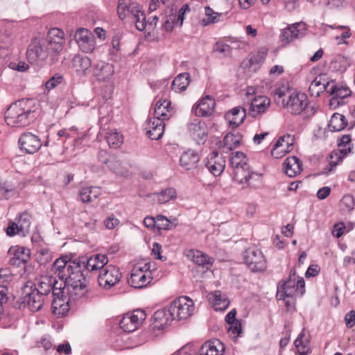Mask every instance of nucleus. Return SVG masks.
<instances>
[{
  "label": "nucleus",
  "mask_w": 355,
  "mask_h": 355,
  "mask_svg": "<svg viewBox=\"0 0 355 355\" xmlns=\"http://www.w3.org/2000/svg\"><path fill=\"white\" fill-rule=\"evenodd\" d=\"M36 118V107L33 99H21L10 105L5 113L8 125L21 127L28 125Z\"/></svg>",
  "instance_id": "nucleus-1"
},
{
  "label": "nucleus",
  "mask_w": 355,
  "mask_h": 355,
  "mask_svg": "<svg viewBox=\"0 0 355 355\" xmlns=\"http://www.w3.org/2000/svg\"><path fill=\"white\" fill-rule=\"evenodd\" d=\"M304 285L303 278L297 277L295 269L292 268L287 279L279 282L277 297L279 300H286V297H293L298 293L302 295L304 292Z\"/></svg>",
  "instance_id": "nucleus-2"
},
{
  "label": "nucleus",
  "mask_w": 355,
  "mask_h": 355,
  "mask_svg": "<svg viewBox=\"0 0 355 355\" xmlns=\"http://www.w3.org/2000/svg\"><path fill=\"white\" fill-rule=\"evenodd\" d=\"M81 268L80 263H77L64 279V285L71 296L81 297L87 292V282Z\"/></svg>",
  "instance_id": "nucleus-3"
},
{
  "label": "nucleus",
  "mask_w": 355,
  "mask_h": 355,
  "mask_svg": "<svg viewBox=\"0 0 355 355\" xmlns=\"http://www.w3.org/2000/svg\"><path fill=\"white\" fill-rule=\"evenodd\" d=\"M153 263L146 262L143 266L140 264L134 266L128 282L129 285L135 288H143L147 286L153 279Z\"/></svg>",
  "instance_id": "nucleus-4"
},
{
  "label": "nucleus",
  "mask_w": 355,
  "mask_h": 355,
  "mask_svg": "<svg viewBox=\"0 0 355 355\" xmlns=\"http://www.w3.org/2000/svg\"><path fill=\"white\" fill-rule=\"evenodd\" d=\"M234 174V180L243 186V188L247 187H257L261 183V175L253 172L250 169L248 163L243 164L242 166L232 169Z\"/></svg>",
  "instance_id": "nucleus-5"
},
{
  "label": "nucleus",
  "mask_w": 355,
  "mask_h": 355,
  "mask_svg": "<svg viewBox=\"0 0 355 355\" xmlns=\"http://www.w3.org/2000/svg\"><path fill=\"white\" fill-rule=\"evenodd\" d=\"M193 310V301L186 296L176 298L168 306L169 314L177 320L187 319L192 315Z\"/></svg>",
  "instance_id": "nucleus-6"
},
{
  "label": "nucleus",
  "mask_w": 355,
  "mask_h": 355,
  "mask_svg": "<svg viewBox=\"0 0 355 355\" xmlns=\"http://www.w3.org/2000/svg\"><path fill=\"white\" fill-rule=\"evenodd\" d=\"M34 284L32 282H27L22 291V303L24 306L33 312L40 311L45 301L46 297L40 293V291L33 289Z\"/></svg>",
  "instance_id": "nucleus-7"
},
{
  "label": "nucleus",
  "mask_w": 355,
  "mask_h": 355,
  "mask_svg": "<svg viewBox=\"0 0 355 355\" xmlns=\"http://www.w3.org/2000/svg\"><path fill=\"white\" fill-rule=\"evenodd\" d=\"M51 53V51L45 42L35 38L28 45L26 56L31 64L39 65L45 61Z\"/></svg>",
  "instance_id": "nucleus-8"
},
{
  "label": "nucleus",
  "mask_w": 355,
  "mask_h": 355,
  "mask_svg": "<svg viewBox=\"0 0 355 355\" xmlns=\"http://www.w3.org/2000/svg\"><path fill=\"white\" fill-rule=\"evenodd\" d=\"M243 259L252 272L263 271L267 267L265 257L261 250L255 246L249 247L245 250Z\"/></svg>",
  "instance_id": "nucleus-9"
},
{
  "label": "nucleus",
  "mask_w": 355,
  "mask_h": 355,
  "mask_svg": "<svg viewBox=\"0 0 355 355\" xmlns=\"http://www.w3.org/2000/svg\"><path fill=\"white\" fill-rule=\"evenodd\" d=\"M121 278V273L118 267L110 264L107 265L101 270L98 277V282L100 286L105 289H110L117 283Z\"/></svg>",
  "instance_id": "nucleus-10"
},
{
  "label": "nucleus",
  "mask_w": 355,
  "mask_h": 355,
  "mask_svg": "<svg viewBox=\"0 0 355 355\" xmlns=\"http://www.w3.org/2000/svg\"><path fill=\"white\" fill-rule=\"evenodd\" d=\"M146 319L144 311L137 309L132 313H126L120 320L119 326L126 333L135 331Z\"/></svg>",
  "instance_id": "nucleus-11"
},
{
  "label": "nucleus",
  "mask_w": 355,
  "mask_h": 355,
  "mask_svg": "<svg viewBox=\"0 0 355 355\" xmlns=\"http://www.w3.org/2000/svg\"><path fill=\"white\" fill-rule=\"evenodd\" d=\"M309 99L304 93L294 92L289 95L286 108L292 114H300L308 109Z\"/></svg>",
  "instance_id": "nucleus-12"
},
{
  "label": "nucleus",
  "mask_w": 355,
  "mask_h": 355,
  "mask_svg": "<svg viewBox=\"0 0 355 355\" xmlns=\"http://www.w3.org/2000/svg\"><path fill=\"white\" fill-rule=\"evenodd\" d=\"M188 130L198 144H203L207 141L208 128L204 121L198 119H193L188 124Z\"/></svg>",
  "instance_id": "nucleus-13"
},
{
  "label": "nucleus",
  "mask_w": 355,
  "mask_h": 355,
  "mask_svg": "<svg viewBox=\"0 0 355 355\" xmlns=\"http://www.w3.org/2000/svg\"><path fill=\"white\" fill-rule=\"evenodd\" d=\"M18 142L20 149L28 154L37 152L42 146L39 137L29 132L21 134Z\"/></svg>",
  "instance_id": "nucleus-14"
},
{
  "label": "nucleus",
  "mask_w": 355,
  "mask_h": 355,
  "mask_svg": "<svg viewBox=\"0 0 355 355\" xmlns=\"http://www.w3.org/2000/svg\"><path fill=\"white\" fill-rule=\"evenodd\" d=\"M76 263L71 261L67 255L61 256L53 262L51 271L52 274L56 275L59 279L64 281Z\"/></svg>",
  "instance_id": "nucleus-15"
},
{
  "label": "nucleus",
  "mask_w": 355,
  "mask_h": 355,
  "mask_svg": "<svg viewBox=\"0 0 355 355\" xmlns=\"http://www.w3.org/2000/svg\"><path fill=\"white\" fill-rule=\"evenodd\" d=\"M8 256L9 257V263L10 265L19 267L29 261L31 251L29 249L22 246H11L8 250Z\"/></svg>",
  "instance_id": "nucleus-16"
},
{
  "label": "nucleus",
  "mask_w": 355,
  "mask_h": 355,
  "mask_svg": "<svg viewBox=\"0 0 355 355\" xmlns=\"http://www.w3.org/2000/svg\"><path fill=\"white\" fill-rule=\"evenodd\" d=\"M52 54L60 53L65 42L64 33L59 28H51L49 31L46 40L44 41Z\"/></svg>",
  "instance_id": "nucleus-17"
},
{
  "label": "nucleus",
  "mask_w": 355,
  "mask_h": 355,
  "mask_svg": "<svg viewBox=\"0 0 355 355\" xmlns=\"http://www.w3.org/2000/svg\"><path fill=\"white\" fill-rule=\"evenodd\" d=\"M306 32V25L304 22H298L288 26L281 33V40L283 42L289 43L295 39L302 37Z\"/></svg>",
  "instance_id": "nucleus-18"
},
{
  "label": "nucleus",
  "mask_w": 355,
  "mask_h": 355,
  "mask_svg": "<svg viewBox=\"0 0 355 355\" xmlns=\"http://www.w3.org/2000/svg\"><path fill=\"white\" fill-rule=\"evenodd\" d=\"M75 38L82 51L89 53H92L95 49L94 37L87 29H78L76 32Z\"/></svg>",
  "instance_id": "nucleus-19"
},
{
  "label": "nucleus",
  "mask_w": 355,
  "mask_h": 355,
  "mask_svg": "<svg viewBox=\"0 0 355 355\" xmlns=\"http://www.w3.org/2000/svg\"><path fill=\"white\" fill-rule=\"evenodd\" d=\"M294 143V137L290 135L280 137L273 146L271 150V155L275 158H281L286 153H289Z\"/></svg>",
  "instance_id": "nucleus-20"
},
{
  "label": "nucleus",
  "mask_w": 355,
  "mask_h": 355,
  "mask_svg": "<svg viewBox=\"0 0 355 355\" xmlns=\"http://www.w3.org/2000/svg\"><path fill=\"white\" fill-rule=\"evenodd\" d=\"M63 291L58 289L57 291L53 290V299L51 303L52 312L58 317H62L65 315L69 310V300L65 297H64Z\"/></svg>",
  "instance_id": "nucleus-21"
},
{
  "label": "nucleus",
  "mask_w": 355,
  "mask_h": 355,
  "mask_svg": "<svg viewBox=\"0 0 355 355\" xmlns=\"http://www.w3.org/2000/svg\"><path fill=\"white\" fill-rule=\"evenodd\" d=\"M78 263L88 271L102 270L107 266L108 258L103 254H95L89 258L83 259Z\"/></svg>",
  "instance_id": "nucleus-22"
},
{
  "label": "nucleus",
  "mask_w": 355,
  "mask_h": 355,
  "mask_svg": "<svg viewBox=\"0 0 355 355\" xmlns=\"http://www.w3.org/2000/svg\"><path fill=\"white\" fill-rule=\"evenodd\" d=\"M141 9L137 2L132 0H119L117 6V13L121 19L126 17H131L132 15H138Z\"/></svg>",
  "instance_id": "nucleus-23"
},
{
  "label": "nucleus",
  "mask_w": 355,
  "mask_h": 355,
  "mask_svg": "<svg viewBox=\"0 0 355 355\" xmlns=\"http://www.w3.org/2000/svg\"><path fill=\"white\" fill-rule=\"evenodd\" d=\"M55 279L50 276H41L35 279V282H33V289L40 291V294L46 297L51 291L52 295L53 294V290H58L55 288Z\"/></svg>",
  "instance_id": "nucleus-24"
},
{
  "label": "nucleus",
  "mask_w": 355,
  "mask_h": 355,
  "mask_svg": "<svg viewBox=\"0 0 355 355\" xmlns=\"http://www.w3.org/2000/svg\"><path fill=\"white\" fill-rule=\"evenodd\" d=\"M270 105V99L265 96L254 97L250 104V115L257 118L264 114Z\"/></svg>",
  "instance_id": "nucleus-25"
},
{
  "label": "nucleus",
  "mask_w": 355,
  "mask_h": 355,
  "mask_svg": "<svg viewBox=\"0 0 355 355\" xmlns=\"http://www.w3.org/2000/svg\"><path fill=\"white\" fill-rule=\"evenodd\" d=\"M208 171L214 176L220 175L225 167V161L222 155L214 152L207 157V162L205 164Z\"/></svg>",
  "instance_id": "nucleus-26"
},
{
  "label": "nucleus",
  "mask_w": 355,
  "mask_h": 355,
  "mask_svg": "<svg viewBox=\"0 0 355 355\" xmlns=\"http://www.w3.org/2000/svg\"><path fill=\"white\" fill-rule=\"evenodd\" d=\"M216 103L214 98L209 95L205 96L194 106V112L198 116H208L214 111Z\"/></svg>",
  "instance_id": "nucleus-27"
},
{
  "label": "nucleus",
  "mask_w": 355,
  "mask_h": 355,
  "mask_svg": "<svg viewBox=\"0 0 355 355\" xmlns=\"http://www.w3.org/2000/svg\"><path fill=\"white\" fill-rule=\"evenodd\" d=\"M164 123L159 119H150L146 123V135L152 140L159 139L164 132Z\"/></svg>",
  "instance_id": "nucleus-28"
},
{
  "label": "nucleus",
  "mask_w": 355,
  "mask_h": 355,
  "mask_svg": "<svg viewBox=\"0 0 355 355\" xmlns=\"http://www.w3.org/2000/svg\"><path fill=\"white\" fill-rule=\"evenodd\" d=\"M186 255L194 263L207 269H209L214 261V258L200 250H190Z\"/></svg>",
  "instance_id": "nucleus-29"
},
{
  "label": "nucleus",
  "mask_w": 355,
  "mask_h": 355,
  "mask_svg": "<svg viewBox=\"0 0 355 355\" xmlns=\"http://www.w3.org/2000/svg\"><path fill=\"white\" fill-rule=\"evenodd\" d=\"M246 116L245 110L241 107H235L227 112L225 118L232 128H236L241 125Z\"/></svg>",
  "instance_id": "nucleus-30"
},
{
  "label": "nucleus",
  "mask_w": 355,
  "mask_h": 355,
  "mask_svg": "<svg viewBox=\"0 0 355 355\" xmlns=\"http://www.w3.org/2000/svg\"><path fill=\"white\" fill-rule=\"evenodd\" d=\"M114 73L113 65L103 61L98 62L93 69V75L98 81L108 80Z\"/></svg>",
  "instance_id": "nucleus-31"
},
{
  "label": "nucleus",
  "mask_w": 355,
  "mask_h": 355,
  "mask_svg": "<svg viewBox=\"0 0 355 355\" xmlns=\"http://www.w3.org/2000/svg\"><path fill=\"white\" fill-rule=\"evenodd\" d=\"M224 345L218 339L205 342L199 350L200 355H223Z\"/></svg>",
  "instance_id": "nucleus-32"
},
{
  "label": "nucleus",
  "mask_w": 355,
  "mask_h": 355,
  "mask_svg": "<svg viewBox=\"0 0 355 355\" xmlns=\"http://www.w3.org/2000/svg\"><path fill=\"white\" fill-rule=\"evenodd\" d=\"M140 344L135 337L130 336L127 333H123L116 337L113 346L116 350H122L136 347Z\"/></svg>",
  "instance_id": "nucleus-33"
},
{
  "label": "nucleus",
  "mask_w": 355,
  "mask_h": 355,
  "mask_svg": "<svg viewBox=\"0 0 355 355\" xmlns=\"http://www.w3.org/2000/svg\"><path fill=\"white\" fill-rule=\"evenodd\" d=\"M283 166L285 173L291 178L300 174L302 170V162L295 156L286 158L284 162Z\"/></svg>",
  "instance_id": "nucleus-34"
},
{
  "label": "nucleus",
  "mask_w": 355,
  "mask_h": 355,
  "mask_svg": "<svg viewBox=\"0 0 355 355\" xmlns=\"http://www.w3.org/2000/svg\"><path fill=\"white\" fill-rule=\"evenodd\" d=\"M199 160V155L191 149L184 152L180 159L181 166L188 171L196 168Z\"/></svg>",
  "instance_id": "nucleus-35"
},
{
  "label": "nucleus",
  "mask_w": 355,
  "mask_h": 355,
  "mask_svg": "<svg viewBox=\"0 0 355 355\" xmlns=\"http://www.w3.org/2000/svg\"><path fill=\"white\" fill-rule=\"evenodd\" d=\"M328 92L332 96L331 101H336L338 105L343 104V100L351 94L349 88L346 85H332Z\"/></svg>",
  "instance_id": "nucleus-36"
},
{
  "label": "nucleus",
  "mask_w": 355,
  "mask_h": 355,
  "mask_svg": "<svg viewBox=\"0 0 355 355\" xmlns=\"http://www.w3.org/2000/svg\"><path fill=\"white\" fill-rule=\"evenodd\" d=\"M209 300L212 303L216 311H224L230 304V301L226 295L220 291H216L209 293Z\"/></svg>",
  "instance_id": "nucleus-37"
},
{
  "label": "nucleus",
  "mask_w": 355,
  "mask_h": 355,
  "mask_svg": "<svg viewBox=\"0 0 355 355\" xmlns=\"http://www.w3.org/2000/svg\"><path fill=\"white\" fill-rule=\"evenodd\" d=\"M330 83L326 81L324 76L320 75L315 78L309 86V92L311 96L318 97L321 93L327 90Z\"/></svg>",
  "instance_id": "nucleus-38"
},
{
  "label": "nucleus",
  "mask_w": 355,
  "mask_h": 355,
  "mask_svg": "<svg viewBox=\"0 0 355 355\" xmlns=\"http://www.w3.org/2000/svg\"><path fill=\"white\" fill-rule=\"evenodd\" d=\"M91 64V60L87 56L76 55L72 60V67L80 76L85 75Z\"/></svg>",
  "instance_id": "nucleus-39"
},
{
  "label": "nucleus",
  "mask_w": 355,
  "mask_h": 355,
  "mask_svg": "<svg viewBox=\"0 0 355 355\" xmlns=\"http://www.w3.org/2000/svg\"><path fill=\"white\" fill-rule=\"evenodd\" d=\"M171 102L168 100L158 101L154 108V117L153 119H159L163 122L165 119L170 117Z\"/></svg>",
  "instance_id": "nucleus-40"
},
{
  "label": "nucleus",
  "mask_w": 355,
  "mask_h": 355,
  "mask_svg": "<svg viewBox=\"0 0 355 355\" xmlns=\"http://www.w3.org/2000/svg\"><path fill=\"white\" fill-rule=\"evenodd\" d=\"M101 193V191L99 187H86L81 188L79 191V196L83 203H87L96 200Z\"/></svg>",
  "instance_id": "nucleus-41"
},
{
  "label": "nucleus",
  "mask_w": 355,
  "mask_h": 355,
  "mask_svg": "<svg viewBox=\"0 0 355 355\" xmlns=\"http://www.w3.org/2000/svg\"><path fill=\"white\" fill-rule=\"evenodd\" d=\"M190 75L182 73L175 78L171 83V89L176 93L184 91L189 84Z\"/></svg>",
  "instance_id": "nucleus-42"
},
{
  "label": "nucleus",
  "mask_w": 355,
  "mask_h": 355,
  "mask_svg": "<svg viewBox=\"0 0 355 355\" xmlns=\"http://www.w3.org/2000/svg\"><path fill=\"white\" fill-rule=\"evenodd\" d=\"M153 318L157 324L156 327H163L168 325L173 320H174L172 315L169 314L168 307L167 309H159L155 311L153 314Z\"/></svg>",
  "instance_id": "nucleus-43"
},
{
  "label": "nucleus",
  "mask_w": 355,
  "mask_h": 355,
  "mask_svg": "<svg viewBox=\"0 0 355 355\" xmlns=\"http://www.w3.org/2000/svg\"><path fill=\"white\" fill-rule=\"evenodd\" d=\"M347 122L344 115L339 113H334L329 123V128L332 132H338L343 130Z\"/></svg>",
  "instance_id": "nucleus-44"
},
{
  "label": "nucleus",
  "mask_w": 355,
  "mask_h": 355,
  "mask_svg": "<svg viewBox=\"0 0 355 355\" xmlns=\"http://www.w3.org/2000/svg\"><path fill=\"white\" fill-rule=\"evenodd\" d=\"M223 17V13L215 12L210 7L206 6L205 8V16L201 20V24L204 26L214 24L219 21L220 18Z\"/></svg>",
  "instance_id": "nucleus-45"
},
{
  "label": "nucleus",
  "mask_w": 355,
  "mask_h": 355,
  "mask_svg": "<svg viewBox=\"0 0 355 355\" xmlns=\"http://www.w3.org/2000/svg\"><path fill=\"white\" fill-rule=\"evenodd\" d=\"M242 136L238 133L229 132L223 139L224 146L228 150L238 147L241 142Z\"/></svg>",
  "instance_id": "nucleus-46"
},
{
  "label": "nucleus",
  "mask_w": 355,
  "mask_h": 355,
  "mask_svg": "<svg viewBox=\"0 0 355 355\" xmlns=\"http://www.w3.org/2000/svg\"><path fill=\"white\" fill-rule=\"evenodd\" d=\"M106 141L110 148H118L123 142V135L116 130H110L106 135Z\"/></svg>",
  "instance_id": "nucleus-47"
},
{
  "label": "nucleus",
  "mask_w": 355,
  "mask_h": 355,
  "mask_svg": "<svg viewBox=\"0 0 355 355\" xmlns=\"http://www.w3.org/2000/svg\"><path fill=\"white\" fill-rule=\"evenodd\" d=\"M304 330L300 334L297 339L295 340L294 344L297 349L298 353L300 355H307L310 353V347L309 345V340H304Z\"/></svg>",
  "instance_id": "nucleus-48"
},
{
  "label": "nucleus",
  "mask_w": 355,
  "mask_h": 355,
  "mask_svg": "<svg viewBox=\"0 0 355 355\" xmlns=\"http://www.w3.org/2000/svg\"><path fill=\"white\" fill-rule=\"evenodd\" d=\"M355 206V200L352 195L345 194L343 196L339 202V207L343 212H351Z\"/></svg>",
  "instance_id": "nucleus-49"
},
{
  "label": "nucleus",
  "mask_w": 355,
  "mask_h": 355,
  "mask_svg": "<svg viewBox=\"0 0 355 355\" xmlns=\"http://www.w3.org/2000/svg\"><path fill=\"white\" fill-rule=\"evenodd\" d=\"M103 163L107 164V167L117 175H124L126 173V171L122 166L121 162L114 157L104 161Z\"/></svg>",
  "instance_id": "nucleus-50"
},
{
  "label": "nucleus",
  "mask_w": 355,
  "mask_h": 355,
  "mask_svg": "<svg viewBox=\"0 0 355 355\" xmlns=\"http://www.w3.org/2000/svg\"><path fill=\"white\" fill-rule=\"evenodd\" d=\"M157 200L160 204L168 202L176 198V191L173 188H167L157 193Z\"/></svg>",
  "instance_id": "nucleus-51"
},
{
  "label": "nucleus",
  "mask_w": 355,
  "mask_h": 355,
  "mask_svg": "<svg viewBox=\"0 0 355 355\" xmlns=\"http://www.w3.org/2000/svg\"><path fill=\"white\" fill-rule=\"evenodd\" d=\"M247 163L245 154L240 151L232 153V157L230 158V164L232 169L242 166L243 164Z\"/></svg>",
  "instance_id": "nucleus-52"
},
{
  "label": "nucleus",
  "mask_w": 355,
  "mask_h": 355,
  "mask_svg": "<svg viewBox=\"0 0 355 355\" xmlns=\"http://www.w3.org/2000/svg\"><path fill=\"white\" fill-rule=\"evenodd\" d=\"M52 254L47 248H42L36 253V261L40 265H45L52 260Z\"/></svg>",
  "instance_id": "nucleus-53"
},
{
  "label": "nucleus",
  "mask_w": 355,
  "mask_h": 355,
  "mask_svg": "<svg viewBox=\"0 0 355 355\" xmlns=\"http://www.w3.org/2000/svg\"><path fill=\"white\" fill-rule=\"evenodd\" d=\"M31 216L27 212L19 214L17 224L21 229V232L24 233L29 230L31 226Z\"/></svg>",
  "instance_id": "nucleus-54"
},
{
  "label": "nucleus",
  "mask_w": 355,
  "mask_h": 355,
  "mask_svg": "<svg viewBox=\"0 0 355 355\" xmlns=\"http://www.w3.org/2000/svg\"><path fill=\"white\" fill-rule=\"evenodd\" d=\"M131 17L133 19L137 30L140 31L145 30L147 26V22L146 21V15L141 10V8L139 9L138 15H132Z\"/></svg>",
  "instance_id": "nucleus-55"
},
{
  "label": "nucleus",
  "mask_w": 355,
  "mask_h": 355,
  "mask_svg": "<svg viewBox=\"0 0 355 355\" xmlns=\"http://www.w3.org/2000/svg\"><path fill=\"white\" fill-rule=\"evenodd\" d=\"M14 193L15 191L11 185L0 181V199H8Z\"/></svg>",
  "instance_id": "nucleus-56"
},
{
  "label": "nucleus",
  "mask_w": 355,
  "mask_h": 355,
  "mask_svg": "<svg viewBox=\"0 0 355 355\" xmlns=\"http://www.w3.org/2000/svg\"><path fill=\"white\" fill-rule=\"evenodd\" d=\"M350 151H351V148H348L347 149H342V150H340L339 154L337 153H334V155L336 157V161L331 160L329 162V172L332 171L334 170V168L336 165H338L340 163H341L343 162V157H345L347 154V153L350 152Z\"/></svg>",
  "instance_id": "nucleus-57"
},
{
  "label": "nucleus",
  "mask_w": 355,
  "mask_h": 355,
  "mask_svg": "<svg viewBox=\"0 0 355 355\" xmlns=\"http://www.w3.org/2000/svg\"><path fill=\"white\" fill-rule=\"evenodd\" d=\"M170 220L162 215H157L156 216V227L159 230H169Z\"/></svg>",
  "instance_id": "nucleus-58"
},
{
  "label": "nucleus",
  "mask_w": 355,
  "mask_h": 355,
  "mask_svg": "<svg viewBox=\"0 0 355 355\" xmlns=\"http://www.w3.org/2000/svg\"><path fill=\"white\" fill-rule=\"evenodd\" d=\"M227 329L228 333L234 338L239 336L241 333V325L240 322L238 321L228 324Z\"/></svg>",
  "instance_id": "nucleus-59"
},
{
  "label": "nucleus",
  "mask_w": 355,
  "mask_h": 355,
  "mask_svg": "<svg viewBox=\"0 0 355 355\" xmlns=\"http://www.w3.org/2000/svg\"><path fill=\"white\" fill-rule=\"evenodd\" d=\"M63 80L62 76L60 74H55L52 76L46 83V87L48 89L55 88L58 84L61 83Z\"/></svg>",
  "instance_id": "nucleus-60"
},
{
  "label": "nucleus",
  "mask_w": 355,
  "mask_h": 355,
  "mask_svg": "<svg viewBox=\"0 0 355 355\" xmlns=\"http://www.w3.org/2000/svg\"><path fill=\"white\" fill-rule=\"evenodd\" d=\"M119 224V220L113 214L107 217L104 220L105 227L108 230L114 229Z\"/></svg>",
  "instance_id": "nucleus-61"
},
{
  "label": "nucleus",
  "mask_w": 355,
  "mask_h": 355,
  "mask_svg": "<svg viewBox=\"0 0 355 355\" xmlns=\"http://www.w3.org/2000/svg\"><path fill=\"white\" fill-rule=\"evenodd\" d=\"M213 51L227 55L230 52V47L228 44L222 42H216L214 46Z\"/></svg>",
  "instance_id": "nucleus-62"
},
{
  "label": "nucleus",
  "mask_w": 355,
  "mask_h": 355,
  "mask_svg": "<svg viewBox=\"0 0 355 355\" xmlns=\"http://www.w3.org/2000/svg\"><path fill=\"white\" fill-rule=\"evenodd\" d=\"M21 232V229L18 224L15 222H10L8 227L6 228V234L10 236H13Z\"/></svg>",
  "instance_id": "nucleus-63"
},
{
  "label": "nucleus",
  "mask_w": 355,
  "mask_h": 355,
  "mask_svg": "<svg viewBox=\"0 0 355 355\" xmlns=\"http://www.w3.org/2000/svg\"><path fill=\"white\" fill-rule=\"evenodd\" d=\"M345 324L347 327H352L355 324V311L352 310L345 317Z\"/></svg>",
  "instance_id": "nucleus-64"
}]
</instances>
